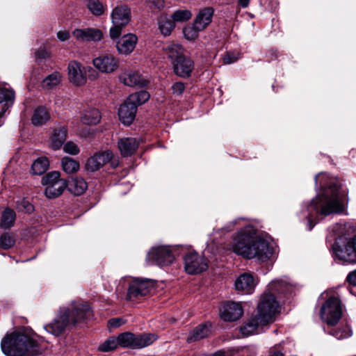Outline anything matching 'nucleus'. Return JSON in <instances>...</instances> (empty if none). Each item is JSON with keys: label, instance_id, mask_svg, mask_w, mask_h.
<instances>
[{"label": "nucleus", "instance_id": "16", "mask_svg": "<svg viewBox=\"0 0 356 356\" xmlns=\"http://www.w3.org/2000/svg\"><path fill=\"white\" fill-rule=\"evenodd\" d=\"M243 309L240 303L225 302L220 309V316L225 321H234L242 316Z\"/></svg>", "mask_w": 356, "mask_h": 356}, {"label": "nucleus", "instance_id": "46", "mask_svg": "<svg viewBox=\"0 0 356 356\" xmlns=\"http://www.w3.org/2000/svg\"><path fill=\"white\" fill-rule=\"evenodd\" d=\"M63 149H64V151L65 152H67L68 154H72V155H76V154H77L79 152V147L73 142H68V143H67L64 145Z\"/></svg>", "mask_w": 356, "mask_h": 356}, {"label": "nucleus", "instance_id": "44", "mask_svg": "<svg viewBox=\"0 0 356 356\" xmlns=\"http://www.w3.org/2000/svg\"><path fill=\"white\" fill-rule=\"evenodd\" d=\"M199 31H200L195 27L194 23L193 26H186L183 30L184 37L188 40H195L197 37Z\"/></svg>", "mask_w": 356, "mask_h": 356}, {"label": "nucleus", "instance_id": "2", "mask_svg": "<svg viewBox=\"0 0 356 356\" xmlns=\"http://www.w3.org/2000/svg\"><path fill=\"white\" fill-rule=\"evenodd\" d=\"M316 185H319L316 196L309 203L304 202L299 213L300 218L307 220V228L312 230L318 222V215L329 216L341 213L347 204L346 193L334 178L325 173H319L315 177Z\"/></svg>", "mask_w": 356, "mask_h": 356}, {"label": "nucleus", "instance_id": "43", "mask_svg": "<svg viewBox=\"0 0 356 356\" xmlns=\"http://www.w3.org/2000/svg\"><path fill=\"white\" fill-rule=\"evenodd\" d=\"M330 334L337 339H343L352 335V331L349 327L346 326L342 329H332Z\"/></svg>", "mask_w": 356, "mask_h": 356}, {"label": "nucleus", "instance_id": "21", "mask_svg": "<svg viewBox=\"0 0 356 356\" xmlns=\"http://www.w3.org/2000/svg\"><path fill=\"white\" fill-rule=\"evenodd\" d=\"M137 108L131 103H128V98L120 106L118 115L120 121L125 125L132 123L136 117Z\"/></svg>", "mask_w": 356, "mask_h": 356}, {"label": "nucleus", "instance_id": "28", "mask_svg": "<svg viewBox=\"0 0 356 356\" xmlns=\"http://www.w3.org/2000/svg\"><path fill=\"white\" fill-rule=\"evenodd\" d=\"M66 140V130L64 127H58L54 130L51 136V147L54 149H58Z\"/></svg>", "mask_w": 356, "mask_h": 356}, {"label": "nucleus", "instance_id": "55", "mask_svg": "<svg viewBox=\"0 0 356 356\" xmlns=\"http://www.w3.org/2000/svg\"><path fill=\"white\" fill-rule=\"evenodd\" d=\"M250 0H238V3L243 8H246L249 5Z\"/></svg>", "mask_w": 356, "mask_h": 356}, {"label": "nucleus", "instance_id": "7", "mask_svg": "<svg viewBox=\"0 0 356 356\" xmlns=\"http://www.w3.org/2000/svg\"><path fill=\"white\" fill-rule=\"evenodd\" d=\"M342 316V305L339 297L331 296L321 305L320 317L329 325H335Z\"/></svg>", "mask_w": 356, "mask_h": 356}, {"label": "nucleus", "instance_id": "40", "mask_svg": "<svg viewBox=\"0 0 356 356\" xmlns=\"http://www.w3.org/2000/svg\"><path fill=\"white\" fill-rule=\"evenodd\" d=\"M118 346L119 341L118 337H110L99 345L98 350L102 352H110L115 350Z\"/></svg>", "mask_w": 356, "mask_h": 356}, {"label": "nucleus", "instance_id": "30", "mask_svg": "<svg viewBox=\"0 0 356 356\" xmlns=\"http://www.w3.org/2000/svg\"><path fill=\"white\" fill-rule=\"evenodd\" d=\"M62 74L55 71L47 75L42 81V87L46 90H51L60 83Z\"/></svg>", "mask_w": 356, "mask_h": 356}, {"label": "nucleus", "instance_id": "50", "mask_svg": "<svg viewBox=\"0 0 356 356\" xmlns=\"http://www.w3.org/2000/svg\"><path fill=\"white\" fill-rule=\"evenodd\" d=\"M57 38L60 42H65L70 38V33L65 30H60L57 32Z\"/></svg>", "mask_w": 356, "mask_h": 356}, {"label": "nucleus", "instance_id": "18", "mask_svg": "<svg viewBox=\"0 0 356 356\" xmlns=\"http://www.w3.org/2000/svg\"><path fill=\"white\" fill-rule=\"evenodd\" d=\"M172 67L176 75L186 78L193 72L194 63L190 58L184 56L172 64Z\"/></svg>", "mask_w": 356, "mask_h": 356}, {"label": "nucleus", "instance_id": "36", "mask_svg": "<svg viewBox=\"0 0 356 356\" xmlns=\"http://www.w3.org/2000/svg\"><path fill=\"white\" fill-rule=\"evenodd\" d=\"M149 94L145 90L130 95L128 98V103H131L137 108L139 105L145 103L149 99Z\"/></svg>", "mask_w": 356, "mask_h": 356}, {"label": "nucleus", "instance_id": "32", "mask_svg": "<svg viewBox=\"0 0 356 356\" xmlns=\"http://www.w3.org/2000/svg\"><path fill=\"white\" fill-rule=\"evenodd\" d=\"M49 166V162L47 157H39L33 163L31 172L33 175H41L48 170Z\"/></svg>", "mask_w": 356, "mask_h": 356}, {"label": "nucleus", "instance_id": "13", "mask_svg": "<svg viewBox=\"0 0 356 356\" xmlns=\"http://www.w3.org/2000/svg\"><path fill=\"white\" fill-rule=\"evenodd\" d=\"M108 162L111 163L113 168H116L118 165V161L113 158L111 152H97L87 160L86 168L88 171L95 172Z\"/></svg>", "mask_w": 356, "mask_h": 356}, {"label": "nucleus", "instance_id": "53", "mask_svg": "<svg viewBox=\"0 0 356 356\" xmlns=\"http://www.w3.org/2000/svg\"><path fill=\"white\" fill-rule=\"evenodd\" d=\"M237 60V58L230 54H227L223 58V63L225 64H231Z\"/></svg>", "mask_w": 356, "mask_h": 356}, {"label": "nucleus", "instance_id": "24", "mask_svg": "<svg viewBox=\"0 0 356 356\" xmlns=\"http://www.w3.org/2000/svg\"><path fill=\"white\" fill-rule=\"evenodd\" d=\"M120 80L124 85L130 87L136 86L143 87L147 83V81L142 78L138 72L131 70H127L122 73L120 76Z\"/></svg>", "mask_w": 356, "mask_h": 356}, {"label": "nucleus", "instance_id": "11", "mask_svg": "<svg viewBox=\"0 0 356 356\" xmlns=\"http://www.w3.org/2000/svg\"><path fill=\"white\" fill-rule=\"evenodd\" d=\"M58 171L47 173L42 179V184L46 186L44 194L47 197L54 199L60 196L67 186L65 179H60Z\"/></svg>", "mask_w": 356, "mask_h": 356}, {"label": "nucleus", "instance_id": "48", "mask_svg": "<svg viewBox=\"0 0 356 356\" xmlns=\"http://www.w3.org/2000/svg\"><path fill=\"white\" fill-rule=\"evenodd\" d=\"M148 6L158 10H161L164 7V0H145Z\"/></svg>", "mask_w": 356, "mask_h": 356}, {"label": "nucleus", "instance_id": "38", "mask_svg": "<svg viewBox=\"0 0 356 356\" xmlns=\"http://www.w3.org/2000/svg\"><path fill=\"white\" fill-rule=\"evenodd\" d=\"M63 170L67 174H73L79 169V163L70 157L65 156L61 161Z\"/></svg>", "mask_w": 356, "mask_h": 356}, {"label": "nucleus", "instance_id": "4", "mask_svg": "<svg viewBox=\"0 0 356 356\" xmlns=\"http://www.w3.org/2000/svg\"><path fill=\"white\" fill-rule=\"evenodd\" d=\"M1 348L6 356H38L44 351L40 340L26 330L7 334L1 340Z\"/></svg>", "mask_w": 356, "mask_h": 356}, {"label": "nucleus", "instance_id": "17", "mask_svg": "<svg viewBox=\"0 0 356 356\" xmlns=\"http://www.w3.org/2000/svg\"><path fill=\"white\" fill-rule=\"evenodd\" d=\"M256 285L257 281L253 275L244 273L236 279L234 289L242 294H251L254 292Z\"/></svg>", "mask_w": 356, "mask_h": 356}, {"label": "nucleus", "instance_id": "9", "mask_svg": "<svg viewBox=\"0 0 356 356\" xmlns=\"http://www.w3.org/2000/svg\"><path fill=\"white\" fill-rule=\"evenodd\" d=\"M87 74L90 79L97 78V73L90 66H83L76 60H71L67 65V75L69 81L74 86H81L87 82Z\"/></svg>", "mask_w": 356, "mask_h": 356}, {"label": "nucleus", "instance_id": "29", "mask_svg": "<svg viewBox=\"0 0 356 356\" xmlns=\"http://www.w3.org/2000/svg\"><path fill=\"white\" fill-rule=\"evenodd\" d=\"M87 187L85 180L80 177L72 179L67 186L69 191L75 195H82L86 191Z\"/></svg>", "mask_w": 356, "mask_h": 356}, {"label": "nucleus", "instance_id": "8", "mask_svg": "<svg viewBox=\"0 0 356 356\" xmlns=\"http://www.w3.org/2000/svg\"><path fill=\"white\" fill-rule=\"evenodd\" d=\"M111 16L113 26L110 29V36L115 40L119 38L122 29L130 22L131 9L125 4H119L113 9Z\"/></svg>", "mask_w": 356, "mask_h": 356}, {"label": "nucleus", "instance_id": "51", "mask_svg": "<svg viewBox=\"0 0 356 356\" xmlns=\"http://www.w3.org/2000/svg\"><path fill=\"white\" fill-rule=\"evenodd\" d=\"M124 323V321L122 318H112L108 321L109 326L112 327H120L122 323Z\"/></svg>", "mask_w": 356, "mask_h": 356}, {"label": "nucleus", "instance_id": "15", "mask_svg": "<svg viewBox=\"0 0 356 356\" xmlns=\"http://www.w3.org/2000/svg\"><path fill=\"white\" fill-rule=\"evenodd\" d=\"M72 35L79 43L95 42L102 40L103 33L100 29L94 27L76 28L72 31Z\"/></svg>", "mask_w": 356, "mask_h": 356}, {"label": "nucleus", "instance_id": "34", "mask_svg": "<svg viewBox=\"0 0 356 356\" xmlns=\"http://www.w3.org/2000/svg\"><path fill=\"white\" fill-rule=\"evenodd\" d=\"M49 119V114L45 108L40 106L37 108L32 116V123L35 126L44 124Z\"/></svg>", "mask_w": 356, "mask_h": 356}, {"label": "nucleus", "instance_id": "33", "mask_svg": "<svg viewBox=\"0 0 356 356\" xmlns=\"http://www.w3.org/2000/svg\"><path fill=\"white\" fill-rule=\"evenodd\" d=\"M136 349H140L147 347L153 343L156 339L157 336L152 333H144L136 335Z\"/></svg>", "mask_w": 356, "mask_h": 356}, {"label": "nucleus", "instance_id": "39", "mask_svg": "<svg viewBox=\"0 0 356 356\" xmlns=\"http://www.w3.org/2000/svg\"><path fill=\"white\" fill-rule=\"evenodd\" d=\"M159 26L161 33L164 36L170 35L171 31L175 28V25L170 19L163 17L159 19Z\"/></svg>", "mask_w": 356, "mask_h": 356}, {"label": "nucleus", "instance_id": "37", "mask_svg": "<svg viewBox=\"0 0 356 356\" xmlns=\"http://www.w3.org/2000/svg\"><path fill=\"white\" fill-rule=\"evenodd\" d=\"M86 7L95 16H100L104 13L106 6L99 0H88Z\"/></svg>", "mask_w": 356, "mask_h": 356}, {"label": "nucleus", "instance_id": "1", "mask_svg": "<svg viewBox=\"0 0 356 356\" xmlns=\"http://www.w3.org/2000/svg\"><path fill=\"white\" fill-rule=\"evenodd\" d=\"M256 228L245 218L235 219L225 226L213 229L209 236L204 257L190 252L184 257V268L188 274H197L208 268L205 257L208 254H220L222 249L244 258L256 259L260 262L273 261L277 254V246L270 239L254 238Z\"/></svg>", "mask_w": 356, "mask_h": 356}, {"label": "nucleus", "instance_id": "41", "mask_svg": "<svg viewBox=\"0 0 356 356\" xmlns=\"http://www.w3.org/2000/svg\"><path fill=\"white\" fill-rule=\"evenodd\" d=\"M192 17L188 10H177L172 15V19L175 22H183L188 21Z\"/></svg>", "mask_w": 356, "mask_h": 356}, {"label": "nucleus", "instance_id": "26", "mask_svg": "<svg viewBox=\"0 0 356 356\" xmlns=\"http://www.w3.org/2000/svg\"><path fill=\"white\" fill-rule=\"evenodd\" d=\"M101 120V114L98 109L89 108L82 113L81 120L83 124L95 125L98 124Z\"/></svg>", "mask_w": 356, "mask_h": 356}, {"label": "nucleus", "instance_id": "35", "mask_svg": "<svg viewBox=\"0 0 356 356\" xmlns=\"http://www.w3.org/2000/svg\"><path fill=\"white\" fill-rule=\"evenodd\" d=\"M118 339L119 341V346L123 348H130L132 349H136V334L131 332H124L120 334L118 337Z\"/></svg>", "mask_w": 356, "mask_h": 356}, {"label": "nucleus", "instance_id": "12", "mask_svg": "<svg viewBox=\"0 0 356 356\" xmlns=\"http://www.w3.org/2000/svg\"><path fill=\"white\" fill-rule=\"evenodd\" d=\"M154 285L152 280L138 277L131 278L129 282L127 298L129 300H134L145 296L149 293L154 288Z\"/></svg>", "mask_w": 356, "mask_h": 356}, {"label": "nucleus", "instance_id": "3", "mask_svg": "<svg viewBox=\"0 0 356 356\" xmlns=\"http://www.w3.org/2000/svg\"><path fill=\"white\" fill-rule=\"evenodd\" d=\"M295 286L287 277L275 279L269 283L267 291L264 292L257 305V314L241 327V332L245 337L259 334L263 327L273 323L280 312V305L275 294L292 293Z\"/></svg>", "mask_w": 356, "mask_h": 356}, {"label": "nucleus", "instance_id": "45", "mask_svg": "<svg viewBox=\"0 0 356 356\" xmlns=\"http://www.w3.org/2000/svg\"><path fill=\"white\" fill-rule=\"evenodd\" d=\"M17 207L19 211L31 213L33 211V206L27 200H22L17 204Z\"/></svg>", "mask_w": 356, "mask_h": 356}, {"label": "nucleus", "instance_id": "52", "mask_svg": "<svg viewBox=\"0 0 356 356\" xmlns=\"http://www.w3.org/2000/svg\"><path fill=\"white\" fill-rule=\"evenodd\" d=\"M346 280L350 284L356 286V269L348 274Z\"/></svg>", "mask_w": 356, "mask_h": 356}, {"label": "nucleus", "instance_id": "27", "mask_svg": "<svg viewBox=\"0 0 356 356\" xmlns=\"http://www.w3.org/2000/svg\"><path fill=\"white\" fill-rule=\"evenodd\" d=\"M210 334V328L207 325L202 324L194 328L187 337V342L192 343L199 341L209 336Z\"/></svg>", "mask_w": 356, "mask_h": 356}, {"label": "nucleus", "instance_id": "54", "mask_svg": "<svg viewBox=\"0 0 356 356\" xmlns=\"http://www.w3.org/2000/svg\"><path fill=\"white\" fill-rule=\"evenodd\" d=\"M268 356H284V354L276 347H273L269 350Z\"/></svg>", "mask_w": 356, "mask_h": 356}, {"label": "nucleus", "instance_id": "14", "mask_svg": "<svg viewBox=\"0 0 356 356\" xmlns=\"http://www.w3.org/2000/svg\"><path fill=\"white\" fill-rule=\"evenodd\" d=\"M94 67L99 72L110 74L116 71L119 67V59L112 54H102L92 60Z\"/></svg>", "mask_w": 356, "mask_h": 356}, {"label": "nucleus", "instance_id": "20", "mask_svg": "<svg viewBox=\"0 0 356 356\" xmlns=\"http://www.w3.org/2000/svg\"><path fill=\"white\" fill-rule=\"evenodd\" d=\"M214 9L212 7H205L200 9L194 21L195 27L199 31L204 30L212 22Z\"/></svg>", "mask_w": 356, "mask_h": 356}, {"label": "nucleus", "instance_id": "49", "mask_svg": "<svg viewBox=\"0 0 356 356\" xmlns=\"http://www.w3.org/2000/svg\"><path fill=\"white\" fill-rule=\"evenodd\" d=\"M184 89L185 86L182 82H176L172 86V92L175 95H181Z\"/></svg>", "mask_w": 356, "mask_h": 356}, {"label": "nucleus", "instance_id": "10", "mask_svg": "<svg viewBox=\"0 0 356 356\" xmlns=\"http://www.w3.org/2000/svg\"><path fill=\"white\" fill-rule=\"evenodd\" d=\"M175 259L172 248L168 245H156L151 248L146 257V261L151 265L165 267L171 265Z\"/></svg>", "mask_w": 356, "mask_h": 356}, {"label": "nucleus", "instance_id": "25", "mask_svg": "<svg viewBox=\"0 0 356 356\" xmlns=\"http://www.w3.org/2000/svg\"><path fill=\"white\" fill-rule=\"evenodd\" d=\"M163 51L171 60L172 65L184 56L183 47L177 43H166L163 47Z\"/></svg>", "mask_w": 356, "mask_h": 356}, {"label": "nucleus", "instance_id": "5", "mask_svg": "<svg viewBox=\"0 0 356 356\" xmlns=\"http://www.w3.org/2000/svg\"><path fill=\"white\" fill-rule=\"evenodd\" d=\"M92 312L88 304L73 301L67 307H60L57 317L44 326L47 332L58 336L65 330L90 318Z\"/></svg>", "mask_w": 356, "mask_h": 356}, {"label": "nucleus", "instance_id": "42", "mask_svg": "<svg viewBox=\"0 0 356 356\" xmlns=\"http://www.w3.org/2000/svg\"><path fill=\"white\" fill-rule=\"evenodd\" d=\"M14 237L8 233H3L0 236V247L4 250H8L15 245Z\"/></svg>", "mask_w": 356, "mask_h": 356}, {"label": "nucleus", "instance_id": "19", "mask_svg": "<svg viewBox=\"0 0 356 356\" xmlns=\"http://www.w3.org/2000/svg\"><path fill=\"white\" fill-rule=\"evenodd\" d=\"M137 41L138 38L136 35L132 33L124 35L117 42V49L120 54L128 55L135 49Z\"/></svg>", "mask_w": 356, "mask_h": 356}, {"label": "nucleus", "instance_id": "31", "mask_svg": "<svg viewBox=\"0 0 356 356\" xmlns=\"http://www.w3.org/2000/svg\"><path fill=\"white\" fill-rule=\"evenodd\" d=\"M16 219V213L14 210L6 208L1 213L0 227L8 229L14 225Z\"/></svg>", "mask_w": 356, "mask_h": 356}, {"label": "nucleus", "instance_id": "6", "mask_svg": "<svg viewBox=\"0 0 356 356\" xmlns=\"http://www.w3.org/2000/svg\"><path fill=\"white\" fill-rule=\"evenodd\" d=\"M344 225L337 223L329 228L336 236L333 250L337 258L345 263L356 264V234L350 238L343 237Z\"/></svg>", "mask_w": 356, "mask_h": 356}, {"label": "nucleus", "instance_id": "23", "mask_svg": "<svg viewBox=\"0 0 356 356\" xmlns=\"http://www.w3.org/2000/svg\"><path fill=\"white\" fill-rule=\"evenodd\" d=\"M140 140L135 138H122L118 141V149L122 156H131L138 149Z\"/></svg>", "mask_w": 356, "mask_h": 356}, {"label": "nucleus", "instance_id": "47", "mask_svg": "<svg viewBox=\"0 0 356 356\" xmlns=\"http://www.w3.org/2000/svg\"><path fill=\"white\" fill-rule=\"evenodd\" d=\"M49 57V52L44 48H40L35 52V60L37 62L40 63Z\"/></svg>", "mask_w": 356, "mask_h": 356}, {"label": "nucleus", "instance_id": "22", "mask_svg": "<svg viewBox=\"0 0 356 356\" xmlns=\"http://www.w3.org/2000/svg\"><path fill=\"white\" fill-rule=\"evenodd\" d=\"M15 92L13 89L0 87V118L6 111L13 104Z\"/></svg>", "mask_w": 356, "mask_h": 356}]
</instances>
